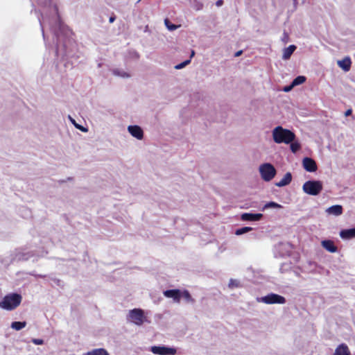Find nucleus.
Listing matches in <instances>:
<instances>
[{
  "instance_id": "nucleus-1",
  "label": "nucleus",
  "mask_w": 355,
  "mask_h": 355,
  "mask_svg": "<svg viewBox=\"0 0 355 355\" xmlns=\"http://www.w3.org/2000/svg\"><path fill=\"white\" fill-rule=\"evenodd\" d=\"M35 13L36 6L40 8L37 19L46 42L44 28L47 26L53 34L55 42V55L62 60L71 59L75 55L76 44L71 37V31L62 22L58 13V8L55 0H31Z\"/></svg>"
},
{
  "instance_id": "nucleus-2",
  "label": "nucleus",
  "mask_w": 355,
  "mask_h": 355,
  "mask_svg": "<svg viewBox=\"0 0 355 355\" xmlns=\"http://www.w3.org/2000/svg\"><path fill=\"white\" fill-rule=\"evenodd\" d=\"M272 135L273 141L278 144H288L296 137L293 132L281 125H277L272 130Z\"/></svg>"
},
{
  "instance_id": "nucleus-3",
  "label": "nucleus",
  "mask_w": 355,
  "mask_h": 355,
  "mask_svg": "<svg viewBox=\"0 0 355 355\" xmlns=\"http://www.w3.org/2000/svg\"><path fill=\"white\" fill-rule=\"evenodd\" d=\"M22 300V296L18 293L6 294L0 301V308L6 311H12L18 307Z\"/></svg>"
},
{
  "instance_id": "nucleus-4",
  "label": "nucleus",
  "mask_w": 355,
  "mask_h": 355,
  "mask_svg": "<svg viewBox=\"0 0 355 355\" xmlns=\"http://www.w3.org/2000/svg\"><path fill=\"white\" fill-rule=\"evenodd\" d=\"M323 189L322 182L320 180H310L302 186L303 191L310 196H318Z\"/></svg>"
},
{
  "instance_id": "nucleus-5",
  "label": "nucleus",
  "mask_w": 355,
  "mask_h": 355,
  "mask_svg": "<svg viewBox=\"0 0 355 355\" xmlns=\"http://www.w3.org/2000/svg\"><path fill=\"white\" fill-rule=\"evenodd\" d=\"M257 301L266 304H284L286 302L284 296L275 293H270L264 296L258 297Z\"/></svg>"
},
{
  "instance_id": "nucleus-6",
  "label": "nucleus",
  "mask_w": 355,
  "mask_h": 355,
  "mask_svg": "<svg viewBox=\"0 0 355 355\" xmlns=\"http://www.w3.org/2000/svg\"><path fill=\"white\" fill-rule=\"evenodd\" d=\"M259 173L261 178L266 182L272 180L277 174V170L270 163H263L259 166Z\"/></svg>"
},
{
  "instance_id": "nucleus-7",
  "label": "nucleus",
  "mask_w": 355,
  "mask_h": 355,
  "mask_svg": "<svg viewBox=\"0 0 355 355\" xmlns=\"http://www.w3.org/2000/svg\"><path fill=\"white\" fill-rule=\"evenodd\" d=\"M127 319L137 326H141L146 321L144 311L141 309L135 308L129 311Z\"/></svg>"
},
{
  "instance_id": "nucleus-8",
  "label": "nucleus",
  "mask_w": 355,
  "mask_h": 355,
  "mask_svg": "<svg viewBox=\"0 0 355 355\" xmlns=\"http://www.w3.org/2000/svg\"><path fill=\"white\" fill-rule=\"evenodd\" d=\"M150 351L157 355H175L177 353V349L175 347L164 345L152 346Z\"/></svg>"
},
{
  "instance_id": "nucleus-9",
  "label": "nucleus",
  "mask_w": 355,
  "mask_h": 355,
  "mask_svg": "<svg viewBox=\"0 0 355 355\" xmlns=\"http://www.w3.org/2000/svg\"><path fill=\"white\" fill-rule=\"evenodd\" d=\"M302 166L305 171L310 173L315 172L318 169L316 162L309 157L303 158Z\"/></svg>"
},
{
  "instance_id": "nucleus-10",
  "label": "nucleus",
  "mask_w": 355,
  "mask_h": 355,
  "mask_svg": "<svg viewBox=\"0 0 355 355\" xmlns=\"http://www.w3.org/2000/svg\"><path fill=\"white\" fill-rule=\"evenodd\" d=\"M263 217L261 213L245 212L241 215V220L243 221H259Z\"/></svg>"
},
{
  "instance_id": "nucleus-11",
  "label": "nucleus",
  "mask_w": 355,
  "mask_h": 355,
  "mask_svg": "<svg viewBox=\"0 0 355 355\" xmlns=\"http://www.w3.org/2000/svg\"><path fill=\"white\" fill-rule=\"evenodd\" d=\"M128 131L133 137L139 140L143 139L144 132L139 125H130L128 127Z\"/></svg>"
},
{
  "instance_id": "nucleus-12",
  "label": "nucleus",
  "mask_w": 355,
  "mask_h": 355,
  "mask_svg": "<svg viewBox=\"0 0 355 355\" xmlns=\"http://www.w3.org/2000/svg\"><path fill=\"white\" fill-rule=\"evenodd\" d=\"M164 295L168 298H172L174 302H179L181 299V290L175 288V289H168L163 292Z\"/></svg>"
},
{
  "instance_id": "nucleus-13",
  "label": "nucleus",
  "mask_w": 355,
  "mask_h": 355,
  "mask_svg": "<svg viewBox=\"0 0 355 355\" xmlns=\"http://www.w3.org/2000/svg\"><path fill=\"white\" fill-rule=\"evenodd\" d=\"M339 235L343 240H350L355 238V227L342 229L339 232Z\"/></svg>"
},
{
  "instance_id": "nucleus-14",
  "label": "nucleus",
  "mask_w": 355,
  "mask_h": 355,
  "mask_svg": "<svg viewBox=\"0 0 355 355\" xmlns=\"http://www.w3.org/2000/svg\"><path fill=\"white\" fill-rule=\"evenodd\" d=\"M337 64L344 71L347 72L351 69L352 60L349 56H346L343 59L338 60Z\"/></svg>"
},
{
  "instance_id": "nucleus-15",
  "label": "nucleus",
  "mask_w": 355,
  "mask_h": 355,
  "mask_svg": "<svg viewBox=\"0 0 355 355\" xmlns=\"http://www.w3.org/2000/svg\"><path fill=\"white\" fill-rule=\"evenodd\" d=\"M343 212V206L340 205H334L326 209V213L329 215H333L335 216H340Z\"/></svg>"
},
{
  "instance_id": "nucleus-16",
  "label": "nucleus",
  "mask_w": 355,
  "mask_h": 355,
  "mask_svg": "<svg viewBox=\"0 0 355 355\" xmlns=\"http://www.w3.org/2000/svg\"><path fill=\"white\" fill-rule=\"evenodd\" d=\"M321 245L323 248L331 253L336 252L338 250L334 241L329 239H324L322 241Z\"/></svg>"
},
{
  "instance_id": "nucleus-17",
  "label": "nucleus",
  "mask_w": 355,
  "mask_h": 355,
  "mask_svg": "<svg viewBox=\"0 0 355 355\" xmlns=\"http://www.w3.org/2000/svg\"><path fill=\"white\" fill-rule=\"evenodd\" d=\"M291 181L292 174L290 172H287L279 182L275 183V185L278 187H283L288 185Z\"/></svg>"
},
{
  "instance_id": "nucleus-18",
  "label": "nucleus",
  "mask_w": 355,
  "mask_h": 355,
  "mask_svg": "<svg viewBox=\"0 0 355 355\" xmlns=\"http://www.w3.org/2000/svg\"><path fill=\"white\" fill-rule=\"evenodd\" d=\"M296 49L297 46L294 44H291L288 47L284 48L283 51L282 59L284 60L290 59Z\"/></svg>"
},
{
  "instance_id": "nucleus-19",
  "label": "nucleus",
  "mask_w": 355,
  "mask_h": 355,
  "mask_svg": "<svg viewBox=\"0 0 355 355\" xmlns=\"http://www.w3.org/2000/svg\"><path fill=\"white\" fill-rule=\"evenodd\" d=\"M334 355H350V352L347 345L342 343L336 347Z\"/></svg>"
},
{
  "instance_id": "nucleus-20",
  "label": "nucleus",
  "mask_w": 355,
  "mask_h": 355,
  "mask_svg": "<svg viewBox=\"0 0 355 355\" xmlns=\"http://www.w3.org/2000/svg\"><path fill=\"white\" fill-rule=\"evenodd\" d=\"M40 255L37 252L32 250V251L24 252L21 254H19V259L26 261L33 257H40Z\"/></svg>"
},
{
  "instance_id": "nucleus-21",
  "label": "nucleus",
  "mask_w": 355,
  "mask_h": 355,
  "mask_svg": "<svg viewBox=\"0 0 355 355\" xmlns=\"http://www.w3.org/2000/svg\"><path fill=\"white\" fill-rule=\"evenodd\" d=\"M282 208H283V206L282 205H280L276 202H274V201H269L263 205L261 210L264 211V210L268 209H282Z\"/></svg>"
},
{
  "instance_id": "nucleus-22",
  "label": "nucleus",
  "mask_w": 355,
  "mask_h": 355,
  "mask_svg": "<svg viewBox=\"0 0 355 355\" xmlns=\"http://www.w3.org/2000/svg\"><path fill=\"white\" fill-rule=\"evenodd\" d=\"M26 321H14L11 322L10 327L16 331H20L26 326Z\"/></svg>"
},
{
  "instance_id": "nucleus-23",
  "label": "nucleus",
  "mask_w": 355,
  "mask_h": 355,
  "mask_svg": "<svg viewBox=\"0 0 355 355\" xmlns=\"http://www.w3.org/2000/svg\"><path fill=\"white\" fill-rule=\"evenodd\" d=\"M290 149L293 153H297L300 150L302 146L298 140L293 139L290 144Z\"/></svg>"
},
{
  "instance_id": "nucleus-24",
  "label": "nucleus",
  "mask_w": 355,
  "mask_h": 355,
  "mask_svg": "<svg viewBox=\"0 0 355 355\" xmlns=\"http://www.w3.org/2000/svg\"><path fill=\"white\" fill-rule=\"evenodd\" d=\"M85 355H110L104 348L94 349L85 354Z\"/></svg>"
},
{
  "instance_id": "nucleus-25",
  "label": "nucleus",
  "mask_w": 355,
  "mask_h": 355,
  "mask_svg": "<svg viewBox=\"0 0 355 355\" xmlns=\"http://www.w3.org/2000/svg\"><path fill=\"white\" fill-rule=\"evenodd\" d=\"M181 298H184L187 302L193 303L195 300L191 297L190 293L189 291L184 289L183 291H181Z\"/></svg>"
},
{
  "instance_id": "nucleus-26",
  "label": "nucleus",
  "mask_w": 355,
  "mask_h": 355,
  "mask_svg": "<svg viewBox=\"0 0 355 355\" xmlns=\"http://www.w3.org/2000/svg\"><path fill=\"white\" fill-rule=\"evenodd\" d=\"M252 230H253V228L251 227H248V226L242 227L238 228L235 230V234L237 236L243 235L244 234L251 232Z\"/></svg>"
},
{
  "instance_id": "nucleus-27",
  "label": "nucleus",
  "mask_w": 355,
  "mask_h": 355,
  "mask_svg": "<svg viewBox=\"0 0 355 355\" xmlns=\"http://www.w3.org/2000/svg\"><path fill=\"white\" fill-rule=\"evenodd\" d=\"M112 73L114 76H119L121 78H129L130 76L128 73L120 69H114L112 70Z\"/></svg>"
},
{
  "instance_id": "nucleus-28",
  "label": "nucleus",
  "mask_w": 355,
  "mask_h": 355,
  "mask_svg": "<svg viewBox=\"0 0 355 355\" xmlns=\"http://www.w3.org/2000/svg\"><path fill=\"white\" fill-rule=\"evenodd\" d=\"M306 78L305 76H297L292 80L291 83H293V86L296 87L303 84L306 81Z\"/></svg>"
},
{
  "instance_id": "nucleus-29",
  "label": "nucleus",
  "mask_w": 355,
  "mask_h": 355,
  "mask_svg": "<svg viewBox=\"0 0 355 355\" xmlns=\"http://www.w3.org/2000/svg\"><path fill=\"white\" fill-rule=\"evenodd\" d=\"M69 120L71 121V122L74 125V126H75L77 129H78V130H81V131H82V132H87V129L86 128L83 127V125H81L78 124V123L76 122L75 119H73L71 116H69Z\"/></svg>"
},
{
  "instance_id": "nucleus-30",
  "label": "nucleus",
  "mask_w": 355,
  "mask_h": 355,
  "mask_svg": "<svg viewBox=\"0 0 355 355\" xmlns=\"http://www.w3.org/2000/svg\"><path fill=\"white\" fill-rule=\"evenodd\" d=\"M164 24L167 29L171 31H175L178 28V26L171 23L168 19L164 20Z\"/></svg>"
},
{
  "instance_id": "nucleus-31",
  "label": "nucleus",
  "mask_w": 355,
  "mask_h": 355,
  "mask_svg": "<svg viewBox=\"0 0 355 355\" xmlns=\"http://www.w3.org/2000/svg\"><path fill=\"white\" fill-rule=\"evenodd\" d=\"M190 63H191V58L187 59L184 61L176 64L174 67V68L175 69H182L184 68L186 66H187L188 64H189Z\"/></svg>"
},
{
  "instance_id": "nucleus-32",
  "label": "nucleus",
  "mask_w": 355,
  "mask_h": 355,
  "mask_svg": "<svg viewBox=\"0 0 355 355\" xmlns=\"http://www.w3.org/2000/svg\"><path fill=\"white\" fill-rule=\"evenodd\" d=\"M49 279L53 282V283L59 286V287H63L64 286V283L62 281H61L60 279H57L55 277H49Z\"/></svg>"
},
{
  "instance_id": "nucleus-33",
  "label": "nucleus",
  "mask_w": 355,
  "mask_h": 355,
  "mask_svg": "<svg viewBox=\"0 0 355 355\" xmlns=\"http://www.w3.org/2000/svg\"><path fill=\"white\" fill-rule=\"evenodd\" d=\"M31 342L36 345H40L44 344V340L41 338H33L31 340Z\"/></svg>"
},
{
  "instance_id": "nucleus-34",
  "label": "nucleus",
  "mask_w": 355,
  "mask_h": 355,
  "mask_svg": "<svg viewBox=\"0 0 355 355\" xmlns=\"http://www.w3.org/2000/svg\"><path fill=\"white\" fill-rule=\"evenodd\" d=\"M293 87L294 86H293V83H291L290 85L284 86L282 90L285 92H289Z\"/></svg>"
},
{
  "instance_id": "nucleus-35",
  "label": "nucleus",
  "mask_w": 355,
  "mask_h": 355,
  "mask_svg": "<svg viewBox=\"0 0 355 355\" xmlns=\"http://www.w3.org/2000/svg\"><path fill=\"white\" fill-rule=\"evenodd\" d=\"M239 284V282L237 280L231 279L229 283V286L232 288L234 286H237Z\"/></svg>"
},
{
  "instance_id": "nucleus-36",
  "label": "nucleus",
  "mask_w": 355,
  "mask_h": 355,
  "mask_svg": "<svg viewBox=\"0 0 355 355\" xmlns=\"http://www.w3.org/2000/svg\"><path fill=\"white\" fill-rule=\"evenodd\" d=\"M288 39H289V36H288V34L284 31V33H283V37H282V41L284 42V43H286L288 42Z\"/></svg>"
},
{
  "instance_id": "nucleus-37",
  "label": "nucleus",
  "mask_w": 355,
  "mask_h": 355,
  "mask_svg": "<svg viewBox=\"0 0 355 355\" xmlns=\"http://www.w3.org/2000/svg\"><path fill=\"white\" fill-rule=\"evenodd\" d=\"M352 114V110L350 108V109H348L345 111V116H349Z\"/></svg>"
},
{
  "instance_id": "nucleus-38",
  "label": "nucleus",
  "mask_w": 355,
  "mask_h": 355,
  "mask_svg": "<svg viewBox=\"0 0 355 355\" xmlns=\"http://www.w3.org/2000/svg\"><path fill=\"white\" fill-rule=\"evenodd\" d=\"M115 20H116V16L115 15H112L109 18V22L110 23H113Z\"/></svg>"
},
{
  "instance_id": "nucleus-39",
  "label": "nucleus",
  "mask_w": 355,
  "mask_h": 355,
  "mask_svg": "<svg viewBox=\"0 0 355 355\" xmlns=\"http://www.w3.org/2000/svg\"><path fill=\"white\" fill-rule=\"evenodd\" d=\"M223 4V0H218L216 2V5L217 6H221Z\"/></svg>"
},
{
  "instance_id": "nucleus-40",
  "label": "nucleus",
  "mask_w": 355,
  "mask_h": 355,
  "mask_svg": "<svg viewBox=\"0 0 355 355\" xmlns=\"http://www.w3.org/2000/svg\"><path fill=\"white\" fill-rule=\"evenodd\" d=\"M242 53H243V51L242 50L238 51H236L235 53L234 56L235 57H239V56L241 55Z\"/></svg>"
},
{
  "instance_id": "nucleus-41",
  "label": "nucleus",
  "mask_w": 355,
  "mask_h": 355,
  "mask_svg": "<svg viewBox=\"0 0 355 355\" xmlns=\"http://www.w3.org/2000/svg\"><path fill=\"white\" fill-rule=\"evenodd\" d=\"M36 276L38 277H40V278H43V277H46V275H37Z\"/></svg>"
},
{
  "instance_id": "nucleus-42",
  "label": "nucleus",
  "mask_w": 355,
  "mask_h": 355,
  "mask_svg": "<svg viewBox=\"0 0 355 355\" xmlns=\"http://www.w3.org/2000/svg\"><path fill=\"white\" fill-rule=\"evenodd\" d=\"M134 55H135V58H139V53H138L135 52V53H134Z\"/></svg>"
},
{
  "instance_id": "nucleus-43",
  "label": "nucleus",
  "mask_w": 355,
  "mask_h": 355,
  "mask_svg": "<svg viewBox=\"0 0 355 355\" xmlns=\"http://www.w3.org/2000/svg\"><path fill=\"white\" fill-rule=\"evenodd\" d=\"M194 54H195L194 51H192L191 53V58L194 55Z\"/></svg>"
},
{
  "instance_id": "nucleus-44",
  "label": "nucleus",
  "mask_w": 355,
  "mask_h": 355,
  "mask_svg": "<svg viewBox=\"0 0 355 355\" xmlns=\"http://www.w3.org/2000/svg\"><path fill=\"white\" fill-rule=\"evenodd\" d=\"M26 211L27 212V216L30 214V211L29 210H26Z\"/></svg>"
},
{
  "instance_id": "nucleus-45",
  "label": "nucleus",
  "mask_w": 355,
  "mask_h": 355,
  "mask_svg": "<svg viewBox=\"0 0 355 355\" xmlns=\"http://www.w3.org/2000/svg\"><path fill=\"white\" fill-rule=\"evenodd\" d=\"M293 1H294V3L295 4V3H297V0H293Z\"/></svg>"
}]
</instances>
